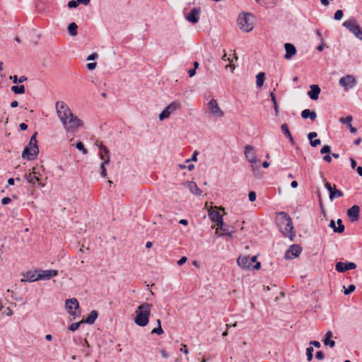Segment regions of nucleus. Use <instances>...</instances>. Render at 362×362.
I'll list each match as a JSON object with an SVG mask.
<instances>
[{"label": "nucleus", "mask_w": 362, "mask_h": 362, "mask_svg": "<svg viewBox=\"0 0 362 362\" xmlns=\"http://www.w3.org/2000/svg\"><path fill=\"white\" fill-rule=\"evenodd\" d=\"M276 223L283 235L288 238L291 241L293 240L296 233L290 216L284 211L279 212L276 216Z\"/></svg>", "instance_id": "f257e3e1"}, {"label": "nucleus", "mask_w": 362, "mask_h": 362, "mask_svg": "<svg viewBox=\"0 0 362 362\" xmlns=\"http://www.w3.org/2000/svg\"><path fill=\"white\" fill-rule=\"evenodd\" d=\"M151 307L152 305L148 303H143L138 307L134 318V322L137 325L144 327L148 325Z\"/></svg>", "instance_id": "f03ea898"}, {"label": "nucleus", "mask_w": 362, "mask_h": 362, "mask_svg": "<svg viewBox=\"0 0 362 362\" xmlns=\"http://www.w3.org/2000/svg\"><path fill=\"white\" fill-rule=\"evenodd\" d=\"M37 132H35L31 136L28 144L25 146L22 153V158L28 160H33L35 159L39 153L37 141L36 136Z\"/></svg>", "instance_id": "7ed1b4c3"}, {"label": "nucleus", "mask_w": 362, "mask_h": 362, "mask_svg": "<svg viewBox=\"0 0 362 362\" xmlns=\"http://www.w3.org/2000/svg\"><path fill=\"white\" fill-rule=\"evenodd\" d=\"M96 145L98 146V148H99L100 158L103 160V162L100 163V174L101 177H107V170H106L105 165L109 164V163L110 161V151L107 148V147L103 145L102 141H97Z\"/></svg>", "instance_id": "20e7f679"}, {"label": "nucleus", "mask_w": 362, "mask_h": 362, "mask_svg": "<svg viewBox=\"0 0 362 362\" xmlns=\"http://www.w3.org/2000/svg\"><path fill=\"white\" fill-rule=\"evenodd\" d=\"M57 113L64 127H66V120L71 116L72 112L69 106L63 101L56 103Z\"/></svg>", "instance_id": "39448f33"}, {"label": "nucleus", "mask_w": 362, "mask_h": 362, "mask_svg": "<svg viewBox=\"0 0 362 362\" xmlns=\"http://www.w3.org/2000/svg\"><path fill=\"white\" fill-rule=\"evenodd\" d=\"M252 15L249 13H241L238 18L237 22L240 29L242 31L249 33L252 30L253 25L250 22V18Z\"/></svg>", "instance_id": "423d86ee"}, {"label": "nucleus", "mask_w": 362, "mask_h": 362, "mask_svg": "<svg viewBox=\"0 0 362 362\" xmlns=\"http://www.w3.org/2000/svg\"><path fill=\"white\" fill-rule=\"evenodd\" d=\"M343 26L349 30L357 38L362 40V30L360 25H357L354 18L349 19L343 23Z\"/></svg>", "instance_id": "0eeeda50"}, {"label": "nucleus", "mask_w": 362, "mask_h": 362, "mask_svg": "<svg viewBox=\"0 0 362 362\" xmlns=\"http://www.w3.org/2000/svg\"><path fill=\"white\" fill-rule=\"evenodd\" d=\"M65 306L69 313L73 316L80 315V307L79 303L76 298H73L66 300Z\"/></svg>", "instance_id": "6e6552de"}, {"label": "nucleus", "mask_w": 362, "mask_h": 362, "mask_svg": "<svg viewBox=\"0 0 362 362\" xmlns=\"http://www.w3.org/2000/svg\"><path fill=\"white\" fill-rule=\"evenodd\" d=\"M83 125V121L73 113L66 120V127H64L67 131L75 132L78 128Z\"/></svg>", "instance_id": "1a4fd4ad"}, {"label": "nucleus", "mask_w": 362, "mask_h": 362, "mask_svg": "<svg viewBox=\"0 0 362 362\" xmlns=\"http://www.w3.org/2000/svg\"><path fill=\"white\" fill-rule=\"evenodd\" d=\"M244 153L245 158H247L248 162L251 163L252 168L255 170L256 168L255 165L259 162V160L256 158L254 147L251 145H247L245 147Z\"/></svg>", "instance_id": "9d476101"}, {"label": "nucleus", "mask_w": 362, "mask_h": 362, "mask_svg": "<svg viewBox=\"0 0 362 362\" xmlns=\"http://www.w3.org/2000/svg\"><path fill=\"white\" fill-rule=\"evenodd\" d=\"M40 174L37 171V167H34L32 169L31 173H25L24 175V178L31 184H35L36 182L41 187H44V185L41 183L40 179L39 177Z\"/></svg>", "instance_id": "9b49d317"}, {"label": "nucleus", "mask_w": 362, "mask_h": 362, "mask_svg": "<svg viewBox=\"0 0 362 362\" xmlns=\"http://www.w3.org/2000/svg\"><path fill=\"white\" fill-rule=\"evenodd\" d=\"M339 84L343 87L345 90H348L356 86V81L352 75H346L339 79Z\"/></svg>", "instance_id": "f8f14e48"}, {"label": "nucleus", "mask_w": 362, "mask_h": 362, "mask_svg": "<svg viewBox=\"0 0 362 362\" xmlns=\"http://www.w3.org/2000/svg\"><path fill=\"white\" fill-rule=\"evenodd\" d=\"M208 107L210 112L216 117H221L224 115L223 112L218 105L217 100L214 98L211 99L208 103Z\"/></svg>", "instance_id": "ddd939ff"}, {"label": "nucleus", "mask_w": 362, "mask_h": 362, "mask_svg": "<svg viewBox=\"0 0 362 362\" xmlns=\"http://www.w3.org/2000/svg\"><path fill=\"white\" fill-rule=\"evenodd\" d=\"M325 187L329 193V199L331 200H333L335 198H339V197H341L344 196V194L341 190L337 189L336 188L335 185H334V187H332L331 183H329L328 182H326L325 183Z\"/></svg>", "instance_id": "4468645a"}, {"label": "nucleus", "mask_w": 362, "mask_h": 362, "mask_svg": "<svg viewBox=\"0 0 362 362\" xmlns=\"http://www.w3.org/2000/svg\"><path fill=\"white\" fill-rule=\"evenodd\" d=\"M302 252L301 247L298 245H292L287 250L285 254V258L292 259L297 257Z\"/></svg>", "instance_id": "2eb2a0df"}, {"label": "nucleus", "mask_w": 362, "mask_h": 362, "mask_svg": "<svg viewBox=\"0 0 362 362\" xmlns=\"http://www.w3.org/2000/svg\"><path fill=\"white\" fill-rule=\"evenodd\" d=\"M356 267V264L351 262H338L335 265V269L338 272L343 273L348 270L354 269Z\"/></svg>", "instance_id": "dca6fc26"}, {"label": "nucleus", "mask_w": 362, "mask_h": 362, "mask_svg": "<svg viewBox=\"0 0 362 362\" xmlns=\"http://www.w3.org/2000/svg\"><path fill=\"white\" fill-rule=\"evenodd\" d=\"M201 11L200 7H194L186 15L185 18L189 22L197 23L199 22Z\"/></svg>", "instance_id": "f3484780"}, {"label": "nucleus", "mask_w": 362, "mask_h": 362, "mask_svg": "<svg viewBox=\"0 0 362 362\" xmlns=\"http://www.w3.org/2000/svg\"><path fill=\"white\" fill-rule=\"evenodd\" d=\"M58 275V271L55 269L38 270L39 280H49Z\"/></svg>", "instance_id": "a211bd4d"}, {"label": "nucleus", "mask_w": 362, "mask_h": 362, "mask_svg": "<svg viewBox=\"0 0 362 362\" xmlns=\"http://www.w3.org/2000/svg\"><path fill=\"white\" fill-rule=\"evenodd\" d=\"M347 216L351 222L357 221L360 218V208L358 205H354L347 211Z\"/></svg>", "instance_id": "6ab92c4d"}, {"label": "nucleus", "mask_w": 362, "mask_h": 362, "mask_svg": "<svg viewBox=\"0 0 362 362\" xmlns=\"http://www.w3.org/2000/svg\"><path fill=\"white\" fill-rule=\"evenodd\" d=\"M39 280L38 277V270L35 271H28L23 274V279H22V281H28V282H34L35 281Z\"/></svg>", "instance_id": "aec40b11"}, {"label": "nucleus", "mask_w": 362, "mask_h": 362, "mask_svg": "<svg viewBox=\"0 0 362 362\" xmlns=\"http://www.w3.org/2000/svg\"><path fill=\"white\" fill-rule=\"evenodd\" d=\"M284 47L286 50L284 58L286 59H291L296 54L295 46L291 43L287 42L284 45Z\"/></svg>", "instance_id": "412c9836"}, {"label": "nucleus", "mask_w": 362, "mask_h": 362, "mask_svg": "<svg viewBox=\"0 0 362 362\" xmlns=\"http://www.w3.org/2000/svg\"><path fill=\"white\" fill-rule=\"evenodd\" d=\"M320 93V88L318 85H311L310 90L308 91V95L310 99L313 100H316L319 98V94Z\"/></svg>", "instance_id": "4be33fe9"}, {"label": "nucleus", "mask_w": 362, "mask_h": 362, "mask_svg": "<svg viewBox=\"0 0 362 362\" xmlns=\"http://www.w3.org/2000/svg\"><path fill=\"white\" fill-rule=\"evenodd\" d=\"M98 316V311L93 310L90 311V313H89V315H88V317L86 319H83L81 320V322L86 323L88 325H92L95 322Z\"/></svg>", "instance_id": "5701e85b"}, {"label": "nucleus", "mask_w": 362, "mask_h": 362, "mask_svg": "<svg viewBox=\"0 0 362 362\" xmlns=\"http://www.w3.org/2000/svg\"><path fill=\"white\" fill-rule=\"evenodd\" d=\"M281 129L284 136L289 139L291 145L294 146L296 143L291 132L288 129V124L286 123H284L283 124H281Z\"/></svg>", "instance_id": "b1692460"}, {"label": "nucleus", "mask_w": 362, "mask_h": 362, "mask_svg": "<svg viewBox=\"0 0 362 362\" xmlns=\"http://www.w3.org/2000/svg\"><path fill=\"white\" fill-rule=\"evenodd\" d=\"M237 264L243 269H249L250 267V259L247 257H239L237 259Z\"/></svg>", "instance_id": "393cba45"}, {"label": "nucleus", "mask_w": 362, "mask_h": 362, "mask_svg": "<svg viewBox=\"0 0 362 362\" xmlns=\"http://www.w3.org/2000/svg\"><path fill=\"white\" fill-rule=\"evenodd\" d=\"M333 334L331 331H328L322 340L325 346H329L331 348H333L335 346V341L334 340H332L331 338L332 337Z\"/></svg>", "instance_id": "a878e982"}, {"label": "nucleus", "mask_w": 362, "mask_h": 362, "mask_svg": "<svg viewBox=\"0 0 362 362\" xmlns=\"http://www.w3.org/2000/svg\"><path fill=\"white\" fill-rule=\"evenodd\" d=\"M301 117L303 119L310 118L312 121H314L317 117L315 111L305 109L301 112Z\"/></svg>", "instance_id": "bb28decb"}, {"label": "nucleus", "mask_w": 362, "mask_h": 362, "mask_svg": "<svg viewBox=\"0 0 362 362\" xmlns=\"http://www.w3.org/2000/svg\"><path fill=\"white\" fill-rule=\"evenodd\" d=\"M188 187L190 192L197 196H200L202 193V191L197 187V184L194 182H189Z\"/></svg>", "instance_id": "cd10ccee"}, {"label": "nucleus", "mask_w": 362, "mask_h": 362, "mask_svg": "<svg viewBox=\"0 0 362 362\" xmlns=\"http://www.w3.org/2000/svg\"><path fill=\"white\" fill-rule=\"evenodd\" d=\"M220 230L223 232V235L230 238L233 237V233L235 232V228L233 227H231L230 229V227L226 225L222 227Z\"/></svg>", "instance_id": "c85d7f7f"}, {"label": "nucleus", "mask_w": 362, "mask_h": 362, "mask_svg": "<svg viewBox=\"0 0 362 362\" xmlns=\"http://www.w3.org/2000/svg\"><path fill=\"white\" fill-rule=\"evenodd\" d=\"M209 216L213 222H216L218 220L222 218V216L218 211L211 210L209 212Z\"/></svg>", "instance_id": "c756f323"}, {"label": "nucleus", "mask_w": 362, "mask_h": 362, "mask_svg": "<svg viewBox=\"0 0 362 362\" xmlns=\"http://www.w3.org/2000/svg\"><path fill=\"white\" fill-rule=\"evenodd\" d=\"M78 25L76 23H71L68 25V32L71 36H76L77 35Z\"/></svg>", "instance_id": "7c9ffc66"}, {"label": "nucleus", "mask_w": 362, "mask_h": 362, "mask_svg": "<svg viewBox=\"0 0 362 362\" xmlns=\"http://www.w3.org/2000/svg\"><path fill=\"white\" fill-rule=\"evenodd\" d=\"M181 104L179 102H173L169 105L166 107V109H168L170 112V113H173L175 110L180 108Z\"/></svg>", "instance_id": "2f4dec72"}, {"label": "nucleus", "mask_w": 362, "mask_h": 362, "mask_svg": "<svg viewBox=\"0 0 362 362\" xmlns=\"http://www.w3.org/2000/svg\"><path fill=\"white\" fill-rule=\"evenodd\" d=\"M256 84H257V87H262L263 86V83H264V79H265V74L263 72H259L257 76H256Z\"/></svg>", "instance_id": "473e14b6"}, {"label": "nucleus", "mask_w": 362, "mask_h": 362, "mask_svg": "<svg viewBox=\"0 0 362 362\" xmlns=\"http://www.w3.org/2000/svg\"><path fill=\"white\" fill-rule=\"evenodd\" d=\"M11 90L15 94H23L25 93V86L23 85L13 86L11 87Z\"/></svg>", "instance_id": "72a5a7b5"}, {"label": "nucleus", "mask_w": 362, "mask_h": 362, "mask_svg": "<svg viewBox=\"0 0 362 362\" xmlns=\"http://www.w3.org/2000/svg\"><path fill=\"white\" fill-rule=\"evenodd\" d=\"M157 323L158 325V327H155L154 329H153V330L151 331V334H156L160 335L163 333V330L162 329L161 322L159 319L157 320Z\"/></svg>", "instance_id": "f704fd0d"}, {"label": "nucleus", "mask_w": 362, "mask_h": 362, "mask_svg": "<svg viewBox=\"0 0 362 362\" xmlns=\"http://www.w3.org/2000/svg\"><path fill=\"white\" fill-rule=\"evenodd\" d=\"M337 225L338 226L337 228H334V232L339 233H343L344 231L345 228L342 223V221L340 218L337 220Z\"/></svg>", "instance_id": "c9c22d12"}, {"label": "nucleus", "mask_w": 362, "mask_h": 362, "mask_svg": "<svg viewBox=\"0 0 362 362\" xmlns=\"http://www.w3.org/2000/svg\"><path fill=\"white\" fill-rule=\"evenodd\" d=\"M221 59L223 61H229L230 62V64L226 66V69H228V67H230L231 69V72H233V70L235 69L234 64H233L231 63L233 62V60H231L229 57H228L227 54L226 53H224V54L222 56Z\"/></svg>", "instance_id": "e433bc0d"}, {"label": "nucleus", "mask_w": 362, "mask_h": 362, "mask_svg": "<svg viewBox=\"0 0 362 362\" xmlns=\"http://www.w3.org/2000/svg\"><path fill=\"white\" fill-rule=\"evenodd\" d=\"M353 120V117L351 115L347 116L346 117H340L339 122L342 124H345L347 126L351 124V122Z\"/></svg>", "instance_id": "4c0bfd02"}, {"label": "nucleus", "mask_w": 362, "mask_h": 362, "mask_svg": "<svg viewBox=\"0 0 362 362\" xmlns=\"http://www.w3.org/2000/svg\"><path fill=\"white\" fill-rule=\"evenodd\" d=\"M170 115L171 113H170L169 110L165 107V109L159 115V119L163 120L166 118H168Z\"/></svg>", "instance_id": "58836bf2"}, {"label": "nucleus", "mask_w": 362, "mask_h": 362, "mask_svg": "<svg viewBox=\"0 0 362 362\" xmlns=\"http://www.w3.org/2000/svg\"><path fill=\"white\" fill-rule=\"evenodd\" d=\"M76 148L78 151H81L84 155H86L88 153V150L84 147V145L81 141H78L76 143Z\"/></svg>", "instance_id": "ea45409f"}, {"label": "nucleus", "mask_w": 362, "mask_h": 362, "mask_svg": "<svg viewBox=\"0 0 362 362\" xmlns=\"http://www.w3.org/2000/svg\"><path fill=\"white\" fill-rule=\"evenodd\" d=\"M313 351L314 349L312 346H309L306 349V356L308 361H310L313 358Z\"/></svg>", "instance_id": "a19ab883"}, {"label": "nucleus", "mask_w": 362, "mask_h": 362, "mask_svg": "<svg viewBox=\"0 0 362 362\" xmlns=\"http://www.w3.org/2000/svg\"><path fill=\"white\" fill-rule=\"evenodd\" d=\"M83 322H81V321L72 323L71 325H69V329L71 332H75L76 330H77L78 329L80 325Z\"/></svg>", "instance_id": "79ce46f5"}, {"label": "nucleus", "mask_w": 362, "mask_h": 362, "mask_svg": "<svg viewBox=\"0 0 362 362\" xmlns=\"http://www.w3.org/2000/svg\"><path fill=\"white\" fill-rule=\"evenodd\" d=\"M320 153L322 154H329L331 153V147L329 145H324L320 149Z\"/></svg>", "instance_id": "37998d69"}, {"label": "nucleus", "mask_w": 362, "mask_h": 362, "mask_svg": "<svg viewBox=\"0 0 362 362\" xmlns=\"http://www.w3.org/2000/svg\"><path fill=\"white\" fill-rule=\"evenodd\" d=\"M343 16H344L343 11L337 10L334 13V18L336 21H339L342 18Z\"/></svg>", "instance_id": "c03bdc74"}, {"label": "nucleus", "mask_w": 362, "mask_h": 362, "mask_svg": "<svg viewBox=\"0 0 362 362\" xmlns=\"http://www.w3.org/2000/svg\"><path fill=\"white\" fill-rule=\"evenodd\" d=\"M356 289V286L354 284H350L347 288L344 290V295H349L351 293L354 292Z\"/></svg>", "instance_id": "a18cd8bd"}, {"label": "nucleus", "mask_w": 362, "mask_h": 362, "mask_svg": "<svg viewBox=\"0 0 362 362\" xmlns=\"http://www.w3.org/2000/svg\"><path fill=\"white\" fill-rule=\"evenodd\" d=\"M79 5L78 3H77V0H71L69 1L68 3V7L70 8H75Z\"/></svg>", "instance_id": "49530a36"}, {"label": "nucleus", "mask_w": 362, "mask_h": 362, "mask_svg": "<svg viewBox=\"0 0 362 362\" xmlns=\"http://www.w3.org/2000/svg\"><path fill=\"white\" fill-rule=\"evenodd\" d=\"M256 197H257L256 193L253 191H250L248 194V198L251 202H253L255 201Z\"/></svg>", "instance_id": "de8ad7c7"}, {"label": "nucleus", "mask_w": 362, "mask_h": 362, "mask_svg": "<svg viewBox=\"0 0 362 362\" xmlns=\"http://www.w3.org/2000/svg\"><path fill=\"white\" fill-rule=\"evenodd\" d=\"M321 144V140L319 139H313L311 141H310V144L313 147H316L318 145Z\"/></svg>", "instance_id": "09e8293b"}, {"label": "nucleus", "mask_w": 362, "mask_h": 362, "mask_svg": "<svg viewBox=\"0 0 362 362\" xmlns=\"http://www.w3.org/2000/svg\"><path fill=\"white\" fill-rule=\"evenodd\" d=\"M315 357L318 360H322L325 358V354L322 351L316 352Z\"/></svg>", "instance_id": "8fccbe9b"}, {"label": "nucleus", "mask_w": 362, "mask_h": 362, "mask_svg": "<svg viewBox=\"0 0 362 362\" xmlns=\"http://www.w3.org/2000/svg\"><path fill=\"white\" fill-rule=\"evenodd\" d=\"M317 134L316 132H312L308 134V138L310 140V141H311L314 138L317 137Z\"/></svg>", "instance_id": "3c124183"}, {"label": "nucleus", "mask_w": 362, "mask_h": 362, "mask_svg": "<svg viewBox=\"0 0 362 362\" xmlns=\"http://www.w3.org/2000/svg\"><path fill=\"white\" fill-rule=\"evenodd\" d=\"M216 223V225L218 226V229H221L222 227H223L225 226L224 223H223V217L221 218H220L219 220H218L216 222H215Z\"/></svg>", "instance_id": "603ef678"}, {"label": "nucleus", "mask_w": 362, "mask_h": 362, "mask_svg": "<svg viewBox=\"0 0 362 362\" xmlns=\"http://www.w3.org/2000/svg\"><path fill=\"white\" fill-rule=\"evenodd\" d=\"M98 57V54L97 53H93L91 54H90L88 57H87V60L88 61H92V60H95V59H97Z\"/></svg>", "instance_id": "864d4df0"}, {"label": "nucleus", "mask_w": 362, "mask_h": 362, "mask_svg": "<svg viewBox=\"0 0 362 362\" xmlns=\"http://www.w3.org/2000/svg\"><path fill=\"white\" fill-rule=\"evenodd\" d=\"M96 65H97L96 62L88 63V64H87V69H88V70L92 71V70H93V69H95Z\"/></svg>", "instance_id": "5fc2aeb1"}, {"label": "nucleus", "mask_w": 362, "mask_h": 362, "mask_svg": "<svg viewBox=\"0 0 362 362\" xmlns=\"http://www.w3.org/2000/svg\"><path fill=\"white\" fill-rule=\"evenodd\" d=\"M11 202V198H9V197H4V198L1 199V204H2L3 205L8 204Z\"/></svg>", "instance_id": "6e6d98bb"}, {"label": "nucleus", "mask_w": 362, "mask_h": 362, "mask_svg": "<svg viewBox=\"0 0 362 362\" xmlns=\"http://www.w3.org/2000/svg\"><path fill=\"white\" fill-rule=\"evenodd\" d=\"M187 260V258L186 257H182L181 259H180L178 261H177V264L179 266H182V264H184Z\"/></svg>", "instance_id": "4d7b16f0"}, {"label": "nucleus", "mask_w": 362, "mask_h": 362, "mask_svg": "<svg viewBox=\"0 0 362 362\" xmlns=\"http://www.w3.org/2000/svg\"><path fill=\"white\" fill-rule=\"evenodd\" d=\"M197 154L198 153L197 151L194 152L192 154V156L190 159H187L186 162H189L190 160L197 161Z\"/></svg>", "instance_id": "13d9d810"}, {"label": "nucleus", "mask_w": 362, "mask_h": 362, "mask_svg": "<svg viewBox=\"0 0 362 362\" xmlns=\"http://www.w3.org/2000/svg\"><path fill=\"white\" fill-rule=\"evenodd\" d=\"M323 160L326 161L327 163H331L332 159L329 154H327L323 156Z\"/></svg>", "instance_id": "bf43d9fd"}, {"label": "nucleus", "mask_w": 362, "mask_h": 362, "mask_svg": "<svg viewBox=\"0 0 362 362\" xmlns=\"http://www.w3.org/2000/svg\"><path fill=\"white\" fill-rule=\"evenodd\" d=\"M310 344L311 345H313V346H315L316 348H320V347L321 346V344H320V343L318 341H315V340H314V341H311L310 342Z\"/></svg>", "instance_id": "052dcab7"}, {"label": "nucleus", "mask_w": 362, "mask_h": 362, "mask_svg": "<svg viewBox=\"0 0 362 362\" xmlns=\"http://www.w3.org/2000/svg\"><path fill=\"white\" fill-rule=\"evenodd\" d=\"M160 353L161 356H162L163 358H168V356H168V354L167 353V351H165L164 349H161V350L160 351Z\"/></svg>", "instance_id": "680f3d73"}, {"label": "nucleus", "mask_w": 362, "mask_h": 362, "mask_svg": "<svg viewBox=\"0 0 362 362\" xmlns=\"http://www.w3.org/2000/svg\"><path fill=\"white\" fill-rule=\"evenodd\" d=\"M188 74H189V77H192L195 75L196 74V69H190L189 71H188Z\"/></svg>", "instance_id": "e2e57ef3"}, {"label": "nucleus", "mask_w": 362, "mask_h": 362, "mask_svg": "<svg viewBox=\"0 0 362 362\" xmlns=\"http://www.w3.org/2000/svg\"><path fill=\"white\" fill-rule=\"evenodd\" d=\"M270 97H271V100L273 103V104L276 103V96H275V95L274 93V91L270 93Z\"/></svg>", "instance_id": "0e129e2a"}, {"label": "nucleus", "mask_w": 362, "mask_h": 362, "mask_svg": "<svg viewBox=\"0 0 362 362\" xmlns=\"http://www.w3.org/2000/svg\"><path fill=\"white\" fill-rule=\"evenodd\" d=\"M19 127L21 131H25L28 129V125L25 123H21Z\"/></svg>", "instance_id": "69168bd1"}, {"label": "nucleus", "mask_w": 362, "mask_h": 362, "mask_svg": "<svg viewBox=\"0 0 362 362\" xmlns=\"http://www.w3.org/2000/svg\"><path fill=\"white\" fill-rule=\"evenodd\" d=\"M348 127H349V130H350V132H351V133H353V134L356 133V132H357L356 128L354 127L351 125V124H349V125L348 126Z\"/></svg>", "instance_id": "338daca9"}, {"label": "nucleus", "mask_w": 362, "mask_h": 362, "mask_svg": "<svg viewBox=\"0 0 362 362\" xmlns=\"http://www.w3.org/2000/svg\"><path fill=\"white\" fill-rule=\"evenodd\" d=\"M77 3L86 6L90 3V0H77Z\"/></svg>", "instance_id": "774afa93"}]
</instances>
